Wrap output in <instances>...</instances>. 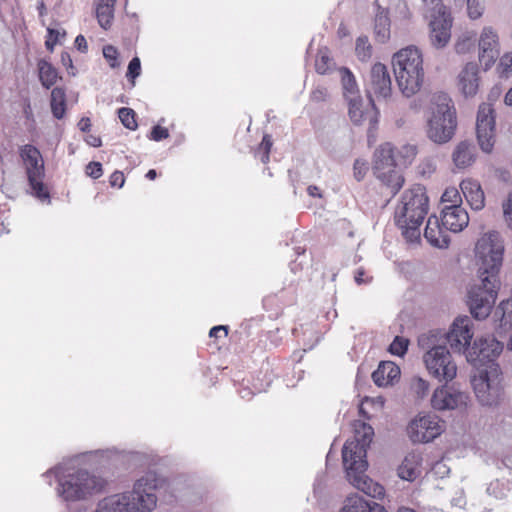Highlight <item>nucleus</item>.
Wrapping results in <instances>:
<instances>
[{
	"label": "nucleus",
	"mask_w": 512,
	"mask_h": 512,
	"mask_svg": "<svg viewBox=\"0 0 512 512\" xmlns=\"http://www.w3.org/2000/svg\"><path fill=\"white\" fill-rule=\"evenodd\" d=\"M445 334L440 331L432 330L422 333L418 337V346L424 354L434 353V351H441L446 347Z\"/></svg>",
	"instance_id": "26"
},
{
	"label": "nucleus",
	"mask_w": 512,
	"mask_h": 512,
	"mask_svg": "<svg viewBox=\"0 0 512 512\" xmlns=\"http://www.w3.org/2000/svg\"><path fill=\"white\" fill-rule=\"evenodd\" d=\"M472 385L481 405L492 406L498 403L502 393L500 372L483 369L478 376L473 377Z\"/></svg>",
	"instance_id": "11"
},
{
	"label": "nucleus",
	"mask_w": 512,
	"mask_h": 512,
	"mask_svg": "<svg viewBox=\"0 0 512 512\" xmlns=\"http://www.w3.org/2000/svg\"><path fill=\"white\" fill-rule=\"evenodd\" d=\"M412 389L419 398H424L428 394L429 383L426 380L417 377L412 381Z\"/></svg>",
	"instance_id": "39"
},
{
	"label": "nucleus",
	"mask_w": 512,
	"mask_h": 512,
	"mask_svg": "<svg viewBox=\"0 0 512 512\" xmlns=\"http://www.w3.org/2000/svg\"><path fill=\"white\" fill-rule=\"evenodd\" d=\"M503 350V345L493 337L477 338L465 353L467 361L477 370L488 369L500 372L496 359Z\"/></svg>",
	"instance_id": "9"
},
{
	"label": "nucleus",
	"mask_w": 512,
	"mask_h": 512,
	"mask_svg": "<svg viewBox=\"0 0 512 512\" xmlns=\"http://www.w3.org/2000/svg\"><path fill=\"white\" fill-rule=\"evenodd\" d=\"M51 112L56 119H62L66 112V94L64 89L55 87L51 91Z\"/></svg>",
	"instance_id": "30"
},
{
	"label": "nucleus",
	"mask_w": 512,
	"mask_h": 512,
	"mask_svg": "<svg viewBox=\"0 0 512 512\" xmlns=\"http://www.w3.org/2000/svg\"><path fill=\"white\" fill-rule=\"evenodd\" d=\"M427 126V136L434 143L444 144L453 138L457 117L452 100L447 94L440 93L433 97Z\"/></svg>",
	"instance_id": "6"
},
{
	"label": "nucleus",
	"mask_w": 512,
	"mask_h": 512,
	"mask_svg": "<svg viewBox=\"0 0 512 512\" xmlns=\"http://www.w3.org/2000/svg\"><path fill=\"white\" fill-rule=\"evenodd\" d=\"M393 71L399 90L406 97L420 91L424 82L423 57L418 48L406 47L394 54Z\"/></svg>",
	"instance_id": "5"
},
{
	"label": "nucleus",
	"mask_w": 512,
	"mask_h": 512,
	"mask_svg": "<svg viewBox=\"0 0 512 512\" xmlns=\"http://www.w3.org/2000/svg\"><path fill=\"white\" fill-rule=\"evenodd\" d=\"M328 96V91L326 88L318 86L311 92V100L314 102L325 101Z\"/></svg>",
	"instance_id": "46"
},
{
	"label": "nucleus",
	"mask_w": 512,
	"mask_h": 512,
	"mask_svg": "<svg viewBox=\"0 0 512 512\" xmlns=\"http://www.w3.org/2000/svg\"><path fill=\"white\" fill-rule=\"evenodd\" d=\"M394 148L391 143L381 144L374 153L373 170L375 176L395 195L403 186L404 178L396 170Z\"/></svg>",
	"instance_id": "7"
},
{
	"label": "nucleus",
	"mask_w": 512,
	"mask_h": 512,
	"mask_svg": "<svg viewBox=\"0 0 512 512\" xmlns=\"http://www.w3.org/2000/svg\"><path fill=\"white\" fill-rule=\"evenodd\" d=\"M56 43H57V37H56V38H54V39H52V38L48 37V39H47V40H46V42H45V45H46V48H47L48 50H52V49H53V47H54V45H55Z\"/></svg>",
	"instance_id": "59"
},
{
	"label": "nucleus",
	"mask_w": 512,
	"mask_h": 512,
	"mask_svg": "<svg viewBox=\"0 0 512 512\" xmlns=\"http://www.w3.org/2000/svg\"><path fill=\"white\" fill-rule=\"evenodd\" d=\"M261 146L264 148V151L270 153V149L272 147V140L269 135H264Z\"/></svg>",
	"instance_id": "54"
},
{
	"label": "nucleus",
	"mask_w": 512,
	"mask_h": 512,
	"mask_svg": "<svg viewBox=\"0 0 512 512\" xmlns=\"http://www.w3.org/2000/svg\"><path fill=\"white\" fill-rule=\"evenodd\" d=\"M372 46L367 36H359L356 39L355 53L360 61L366 62L372 56Z\"/></svg>",
	"instance_id": "36"
},
{
	"label": "nucleus",
	"mask_w": 512,
	"mask_h": 512,
	"mask_svg": "<svg viewBox=\"0 0 512 512\" xmlns=\"http://www.w3.org/2000/svg\"><path fill=\"white\" fill-rule=\"evenodd\" d=\"M374 34L377 41L385 43L390 38V19L388 11L378 7L374 20Z\"/></svg>",
	"instance_id": "28"
},
{
	"label": "nucleus",
	"mask_w": 512,
	"mask_h": 512,
	"mask_svg": "<svg viewBox=\"0 0 512 512\" xmlns=\"http://www.w3.org/2000/svg\"><path fill=\"white\" fill-rule=\"evenodd\" d=\"M141 63L138 57L132 58L128 65L127 78L135 79L140 75Z\"/></svg>",
	"instance_id": "43"
},
{
	"label": "nucleus",
	"mask_w": 512,
	"mask_h": 512,
	"mask_svg": "<svg viewBox=\"0 0 512 512\" xmlns=\"http://www.w3.org/2000/svg\"><path fill=\"white\" fill-rule=\"evenodd\" d=\"M114 6L113 4L99 2L96 7V17L99 25L107 30L112 24L114 18Z\"/></svg>",
	"instance_id": "33"
},
{
	"label": "nucleus",
	"mask_w": 512,
	"mask_h": 512,
	"mask_svg": "<svg viewBox=\"0 0 512 512\" xmlns=\"http://www.w3.org/2000/svg\"><path fill=\"white\" fill-rule=\"evenodd\" d=\"M475 147L467 142H460L454 152H453V161L458 168H465L470 166L475 160L474 154Z\"/></svg>",
	"instance_id": "27"
},
{
	"label": "nucleus",
	"mask_w": 512,
	"mask_h": 512,
	"mask_svg": "<svg viewBox=\"0 0 512 512\" xmlns=\"http://www.w3.org/2000/svg\"><path fill=\"white\" fill-rule=\"evenodd\" d=\"M75 46L81 52H86L88 49L87 41L83 35H78L75 39Z\"/></svg>",
	"instance_id": "50"
},
{
	"label": "nucleus",
	"mask_w": 512,
	"mask_h": 512,
	"mask_svg": "<svg viewBox=\"0 0 512 512\" xmlns=\"http://www.w3.org/2000/svg\"><path fill=\"white\" fill-rule=\"evenodd\" d=\"M493 318L495 322H499L500 328L512 327V299L503 300L495 309Z\"/></svg>",
	"instance_id": "29"
},
{
	"label": "nucleus",
	"mask_w": 512,
	"mask_h": 512,
	"mask_svg": "<svg viewBox=\"0 0 512 512\" xmlns=\"http://www.w3.org/2000/svg\"><path fill=\"white\" fill-rule=\"evenodd\" d=\"M478 67L475 63H467L459 74V86L466 97L476 95L478 91Z\"/></svg>",
	"instance_id": "22"
},
{
	"label": "nucleus",
	"mask_w": 512,
	"mask_h": 512,
	"mask_svg": "<svg viewBox=\"0 0 512 512\" xmlns=\"http://www.w3.org/2000/svg\"><path fill=\"white\" fill-rule=\"evenodd\" d=\"M61 62L64 66L66 67H69V68H72L73 69V64H72V59L69 55V53L67 52H63L61 54Z\"/></svg>",
	"instance_id": "55"
},
{
	"label": "nucleus",
	"mask_w": 512,
	"mask_h": 512,
	"mask_svg": "<svg viewBox=\"0 0 512 512\" xmlns=\"http://www.w3.org/2000/svg\"><path fill=\"white\" fill-rule=\"evenodd\" d=\"M48 34H49L50 38L54 39V38H56V36H57V38L59 37L60 32L55 29H48Z\"/></svg>",
	"instance_id": "61"
},
{
	"label": "nucleus",
	"mask_w": 512,
	"mask_h": 512,
	"mask_svg": "<svg viewBox=\"0 0 512 512\" xmlns=\"http://www.w3.org/2000/svg\"><path fill=\"white\" fill-rule=\"evenodd\" d=\"M409 346V340L405 337L396 336L389 346L388 351L396 356L403 357Z\"/></svg>",
	"instance_id": "38"
},
{
	"label": "nucleus",
	"mask_w": 512,
	"mask_h": 512,
	"mask_svg": "<svg viewBox=\"0 0 512 512\" xmlns=\"http://www.w3.org/2000/svg\"><path fill=\"white\" fill-rule=\"evenodd\" d=\"M504 103L507 105V106H512V87L508 90V92L506 93L505 97H504Z\"/></svg>",
	"instance_id": "58"
},
{
	"label": "nucleus",
	"mask_w": 512,
	"mask_h": 512,
	"mask_svg": "<svg viewBox=\"0 0 512 512\" xmlns=\"http://www.w3.org/2000/svg\"><path fill=\"white\" fill-rule=\"evenodd\" d=\"M86 174L93 179L100 178L103 174L102 164L95 161L89 162L86 166Z\"/></svg>",
	"instance_id": "42"
},
{
	"label": "nucleus",
	"mask_w": 512,
	"mask_h": 512,
	"mask_svg": "<svg viewBox=\"0 0 512 512\" xmlns=\"http://www.w3.org/2000/svg\"><path fill=\"white\" fill-rule=\"evenodd\" d=\"M446 231L447 230H445L441 224V220H439L437 216L431 215L424 229V237L431 245L438 248H445L450 242Z\"/></svg>",
	"instance_id": "20"
},
{
	"label": "nucleus",
	"mask_w": 512,
	"mask_h": 512,
	"mask_svg": "<svg viewBox=\"0 0 512 512\" xmlns=\"http://www.w3.org/2000/svg\"><path fill=\"white\" fill-rule=\"evenodd\" d=\"M87 143L92 147H100L102 145V141L99 137L90 135L87 139Z\"/></svg>",
	"instance_id": "56"
},
{
	"label": "nucleus",
	"mask_w": 512,
	"mask_h": 512,
	"mask_svg": "<svg viewBox=\"0 0 512 512\" xmlns=\"http://www.w3.org/2000/svg\"><path fill=\"white\" fill-rule=\"evenodd\" d=\"M362 430L361 437L356 430L355 437L345 442L342 449L343 464L347 478L355 488L372 498L381 499L385 494L383 486L365 474L368 467L367 448L372 441L373 429L370 425L362 424Z\"/></svg>",
	"instance_id": "2"
},
{
	"label": "nucleus",
	"mask_w": 512,
	"mask_h": 512,
	"mask_svg": "<svg viewBox=\"0 0 512 512\" xmlns=\"http://www.w3.org/2000/svg\"><path fill=\"white\" fill-rule=\"evenodd\" d=\"M503 253L504 245L498 232L486 233L476 243L477 280L468 289L467 305L477 320L490 315L497 299Z\"/></svg>",
	"instance_id": "1"
},
{
	"label": "nucleus",
	"mask_w": 512,
	"mask_h": 512,
	"mask_svg": "<svg viewBox=\"0 0 512 512\" xmlns=\"http://www.w3.org/2000/svg\"><path fill=\"white\" fill-rule=\"evenodd\" d=\"M91 127V122H90V119L89 118H82L79 122H78V128L82 131V132H87L89 131Z\"/></svg>",
	"instance_id": "53"
},
{
	"label": "nucleus",
	"mask_w": 512,
	"mask_h": 512,
	"mask_svg": "<svg viewBox=\"0 0 512 512\" xmlns=\"http://www.w3.org/2000/svg\"><path fill=\"white\" fill-rule=\"evenodd\" d=\"M460 189L467 203L473 210H481L485 206V196L480 183L474 179H464L460 183Z\"/></svg>",
	"instance_id": "21"
},
{
	"label": "nucleus",
	"mask_w": 512,
	"mask_h": 512,
	"mask_svg": "<svg viewBox=\"0 0 512 512\" xmlns=\"http://www.w3.org/2000/svg\"><path fill=\"white\" fill-rule=\"evenodd\" d=\"M227 331H228L227 326H223V325L214 326L213 328L210 329L209 336L217 338V337H219L220 332H224V335L226 336Z\"/></svg>",
	"instance_id": "51"
},
{
	"label": "nucleus",
	"mask_w": 512,
	"mask_h": 512,
	"mask_svg": "<svg viewBox=\"0 0 512 512\" xmlns=\"http://www.w3.org/2000/svg\"><path fill=\"white\" fill-rule=\"evenodd\" d=\"M349 105V117L353 123L359 125L366 118L368 112L362 108V100L360 96L346 99Z\"/></svg>",
	"instance_id": "34"
},
{
	"label": "nucleus",
	"mask_w": 512,
	"mask_h": 512,
	"mask_svg": "<svg viewBox=\"0 0 512 512\" xmlns=\"http://www.w3.org/2000/svg\"><path fill=\"white\" fill-rule=\"evenodd\" d=\"M429 18L430 40L434 47L443 48L451 38L452 17L442 0H423Z\"/></svg>",
	"instance_id": "8"
},
{
	"label": "nucleus",
	"mask_w": 512,
	"mask_h": 512,
	"mask_svg": "<svg viewBox=\"0 0 512 512\" xmlns=\"http://www.w3.org/2000/svg\"><path fill=\"white\" fill-rule=\"evenodd\" d=\"M400 377V368L391 361H383L372 373L374 383L379 387L393 384Z\"/></svg>",
	"instance_id": "24"
},
{
	"label": "nucleus",
	"mask_w": 512,
	"mask_h": 512,
	"mask_svg": "<svg viewBox=\"0 0 512 512\" xmlns=\"http://www.w3.org/2000/svg\"><path fill=\"white\" fill-rule=\"evenodd\" d=\"M441 200L442 202H449L451 205H460L458 202H461V195L456 188H447Z\"/></svg>",
	"instance_id": "41"
},
{
	"label": "nucleus",
	"mask_w": 512,
	"mask_h": 512,
	"mask_svg": "<svg viewBox=\"0 0 512 512\" xmlns=\"http://www.w3.org/2000/svg\"><path fill=\"white\" fill-rule=\"evenodd\" d=\"M444 431V421L434 414L418 415L408 425L407 432L413 443H428Z\"/></svg>",
	"instance_id": "12"
},
{
	"label": "nucleus",
	"mask_w": 512,
	"mask_h": 512,
	"mask_svg": "<svg viewBox=\"0 0 512 512\" xmlns=\"http://www.w3.org/2000/svg\"><path fill=\"white\" fill-rule=\"evenodd\" d=\"M307 192L312 197H321L320 189L315 185L308 186Z\"/></svg>",
	"instance_id": "57"
},
{
	"label": "nucleus",
	"mask_w": 512,
	"mask_h": 512,
	"mask_svg": "<svg viewBox=\"0 0 512 512\" xmlns=\"http://www.w3.org/2000/svg\"><path fill=\"white\" fill-rule=\"evenodd\" d=\"M428 208L429 199L423 186L415 185L403 193L395 210V222L407 241L415 242L420 239V226Z\"/></svg>",
	"instance_id": "4"
},
{
	"label": "nucleus",
	"mask_w": 512,
	"mask_h": 512,
	"mask_svg": "<svg viewBox=\"0 0 512 512\" xmlns=\"http://www.w3.org/2000/svg\"><path fill=\"white\" fill-rule=\"evenodd\" d=\"M369 97V104L374 108L372 95L378 99H386L392 93V81L387 67L382 63H375L369 76V83L367 88Z\"/></svg>",
	"instance_id": "16"
},
{
	"label": "nucleus",
	"mask_w": 512,
	"mask_h": 512,
	"mask_svg": "<svg viewBox=\"0 0 512 512\" xmlns=\"http://www.w3.org/2000/svg\"><path fill=\"white\" fill-rule=\"evenodd\" d=\"M476 134L481 149L489 153L495 142V114L490 104L479 106L476 119Z\"/></svg>",
	"instance_id": "15"
},
{
	"label": "nucleus",
	"mask_w": 512,
	"mask_h": 512,
	"mask_svg": "<svg viewBox=\"0 0 512 512\" xmlns=\"http://www.w3.org/2000/svg\"><path fill=\"white\" fill-rule=\"evenodd\" d=\"M340 512H386V510L382 505L354 494L346 498Z\"/></svg>",
	"instance_id": "25"
},
{
	"label": "nucleus",
	"mask_w": 512,
	"mask_h": 512,
	"mask_svg": "<svg viewBox=\"0 0 512 512\" xmlns=\"http://www.w3.org/2000/svg\"><path fill=\"white\" fill-rule=\"evenodd\" d=\"M48 474H54L57 478V494L66 502L87 500L101 493L106 486L105 479L83 469L71 473L66 472L62 465H57L44 476Z\"/></svg>",
	"instance_id": "3"
},
{
	"label": "nucleus",
	"mask_w": 512,
	"mask_h": 512,
	"mask_svg": "<svg viewBox=\"0 0 512 512\" xmlns=\"http://www.w3.org/2000/svg\"><path fill=\"white\" fill-rule=\"evenodd\" d=\"M423 362L429 375L439 382L447 384L457 375V365L447 348L423 354Z\"/></svg>",
	"instance_id": "13"
},
{
	"label": "nucleus",
	"mask_w": 512,
	"mask_h": 512,
	"mask_svg": "<svg viewBox=\"0 0 512 512\" xmlns=\"http://www.w3.org/2000/svg\"><path fill=\"white\" fill-rule=\"evenodd\" d=\"M498 46V35L491 27H485L479 39V62L484 70H488L498 58Z\"/></svg>",
	"instance_id": "18"
},
{
	"label": "nucleus",
	"mask_w": 512,
	"mask_h": 512,
	"mask_svg": "<svg viewBox=\"0 0 512 512\" xmlns=\"http://www.w3.org/2000/svg\"><path fill=\"white\" fill-rule=\"evenodd\" d=\"M99 2H102V3H108V4H113V5H115L116 0H99Z\"/></svg>",
	"instance_id": "64"
},
{
	"label": "nucleus",
	"mask_w": 512,
	"mask_h": 512,
	"mask_svg": "<svg viewBox=\"0 0 512 512\" xmlns=\"http://www.w3.org/2000/svg\"><path fill=\"white\" fill-rule=\"evenodd\" d=\"M422 456L419 453L411 452L405 456L397 469L398 476L406 481H414L421 474Z\"/></svg>",
	"instance_id": "23"
},
{
	"label": "nucleus",
	"mask_w": 512,
	"mask_h": 512,
	"mask_svg": "<svg viewBox=\"0 0 512 512\" xmlns=\"http://www.w3.org/2000/svg\"><path fill=\"white\" fill-rule=\"evenodd\" d=\"M468 396L447 385L437 388L431 398V405L435 410H454L466 405Z\"/></svg>",
	"instance_id": "17"
},
{
	"label": "nucleus",
	"mask_w": 512,
	"mask_h": 512,
	"mask_svg": "<svg viewBox=\"0 0 512 512\" xmlns=\"http://www.w3.org/2000/svg\"><path fill=\"white\" fill-rule=\"evenodd\" d=\"M118 116L121 123L130 130L137 128V122L135 120V112L131 108L122 107L118 110Z\"/></svg>",
	"instance_id": "37"
},
{
	"label": "nucleus",
	"mask_w": 512,
	"mask_h": 512,
	"mask_svg": "<svg viewBox=\"0 0 512 512\" xmlns=\"http://www.w3.org/2000/svg\"><path fill=\"white\" fill-rule=\"evenodd\" d=\"M103 56L109 62V65L112 68L118 67V65H119L118 60H117V58H118V51H117V49L114 46H112V45L104 46V48H103Z\"/></svg>",
	"instance_id": "40"
},
{
	"label": "nucleus",
	"mask_w": 512,
	"mask_h": 512,
	"mask_svg": "<svg viewBox=\"0 0 512 512\" xmlns=\"http://www.w3.org/2000/svg\"><path fill=\"white\" fill-rule=\"evenodd\" d=\"M505 220L512 230V193L509 194L507 201L503 204Z\"/></svg>",
	"instance_id": "44"
},
{
	"label": "nucleus",
	"mask_w": 512,
	"mask_h": 512,
	"mask_svg": "<svg viewBox=\"0 0 512 512\" xmlns=\"http://www.w3.org/2000/svg\"><path fill=\"white\" fill-rule=\"evenodd\" d=\"M397 512H417V511H415L414 509H411V508L401 507L398 509Z\"/></svg>",
	"instance_id": "63"
},
{
	"label": "nucleus",
	"mask_w": 512,
	"mask_h": 512,
	"mask_svg": "<svg viewBox=\"0 0 512 512\" xmlns=\"http://www.w3.org/2000/svg\"><path fill=\"white\" fill-rule=\"evenodd\" d=\"M261 161H262L263 163L268 162V161H269V153H267L266 151H264V153H263V155H262V157H261Z\"/></svg>",
	"instance_id": "62"
},
{
	"label": "nucleus",
	"mask_w": 512,
	"mask_h": 512,
	"mask_svg": "<svg viewBox=\"0 0 512 512\" xmlns=\"http://www.w3.org/2000/svg\"><path fill=\"white\" fill-rule=\"evenodd\" d=\"M364 275H365V270L363 268H358L356 270L355 275H354V280L358 285H361L364 283H369L372 280L371 277L364 279L363 278Z\"/></svg>",
	"instance_id": "49"
},
{
	"label": "nucleus",
	"mask_w": 512,
	"mask_h": 512,
	"mask_svg": "<svg viewBox=\"0 0 512 512\" xmlns=\"http://www.w3.org/2000/svg\"><path fill=\"white\" fill-rule=\"evenodd\" d=\"M146 177H147L149 180H154V179L157 177V172H156V170H154V169H150V170L147 172Z\"/></svg>",
	"instance_id": "60"
},
{
	"label": "nucleus",
	"mask_w": 512,
	"mask_h": 512,
	"mask_svg": "<svg viewBox=\"0 0 512 512\" xmlns=\"http://www.w3.org/2000/svg\"><path fill=\"white\" fill-rule=\"evenodd\" d=\"M501 65L504 66V71H507L512 66V53L505 54L501 58Z\"/></svg>",
	"instance_id": "52"
},
{
	"label": "nucleus",
	"mask_w": 512,
	"mask_h": 512,
	"mask_svg": "<svg viewBox=\"0 0 512 512\" xmlns=\"http://www.w3.org/2000/svg\"><path fill=\"white\" fill-rule=\"evenodd\" d=\"M353 170L356 180L361 181L366 173L367 168L364 162L357 159L354 162Z\"/></svg>",
	"instance_id": "47"
},
{
	"label": "nucleus",
	"mask_w": 512,
	"mask_h": 512,
	"mask_svg": "<svg viewBox=\"0 0 512 512\" xmlns=\"http://www.w3.org/2000/svg\"><path fill=\"white\" fill-rule=\"evenodd\" d=\"M169 136L168 130L160 125H156L152 128L151 139L154 141H161Z\"/></svg>",
	"instance_id": "45"
},
{
	"label": "nucleus",
	"mask_w": 512,
	"mask_h": 512,
	"mask_svg": "<svg viewBox=\"0 0 512 512\" xmlns=\"http://www.w3.org/2000/svg\"><path fill=\"white\" fill-rule=\"evenodd\" d=\"M19 154L23 161L29 186L33 190V194L41 200L48 199L49 193L43 183L45 170L40 151L35 146L26 144L20 148Z\"/></svg>",
	"instance_id": "10"
},
{
	"label": "nucleus",
	"mask_w": 512,
	"mask_h": 512,
	"mask_svg": "<svg viewBox=\"0 0 512 512\" xmlns=\"http://www.w3.org/2000/svg\"><path fill=\"white\" fill-rule=\"evenodd\" d=\"M125 178L121 171H114L110 176V185L121 188L124 185Z\"/></svg>",
	"instance_id": "48"
},
{
	"label": "nucleus",
	"mask_w": 512,
	"mask_h": 512,
	"mask_svg": "<svg viewBox=\"0 0 512 512\" xmlns=\"http://www.w3.org/2000/svg\"><path fill=\"white\" fill-rule=\"evenodd\" d=\"M472 328L473 322L469 316H461L453 321L450 330L445 334L446 344L450 345L453 352H467L474 336Z\"/></svg>",
	"instance_id": "14"
},
{
	"label": "nucleus",
	"mask_w": 512,
	"mask_h": 512,
	"mask_svg": "<svg viewBox=\"0 0 512 512\" xmlns=\"http://www.w3.org/2000/svg\"><path fill=\"white\" fill-rule=\"evenodd\" d=\"M339 74L342 81L344 97L346 99L358 97L359 90L352 72L346 67H341L339 69Z\"/></svg>",
	"instance_id": "31"
},
{
	"label": "nucleus",
	"mask_w": 512,
	"mask_h": 512,
	"mask_svg": "<svg viewBox=\"0 0 512 512\" xmlns=\"http://www.w3.org/2000/svg\"><path fill=\"white\" fill-rule=\"evenodd\" d=\"M334 65L335 63L329 56L327 49L319 50L315 61V68L317 73L322 75L328 74L333 70Z\"/></svg>",
	"instance_id": "35"
},
{
	"label": "nucleus",
	"mask_w": 512,
	"mask_h": 512,
	"mask_svg": "<svg viewBox=\"0 0 512 512\" xmlns=\"http://www.w3.org/2000/svg\"><path fill=\"white\" fill-rule=\"evenodd\" d=\"M38 70L41 84L46 89H49L56 83L58 79V73L57 70L49 62L40 60L38 62Z\"/></svg>",
	"instance_id": "32"
},
{
	"label": "nucleus",
	"mask_w": 512,
	"mask_h": 512,
	"mask_svg": "<svg viewBox=\"0 0 512 512\" xmlns=\"http://www.w3.org/2000/svg\"><path fill=\"white\" fill-rule=\"evenodd\" d=\"M469 215L461 205H449L442 209L441 224L445 230L457 233L467 227Z\"/></svg>",
	"instance_id": "19"
}]
</instances>
